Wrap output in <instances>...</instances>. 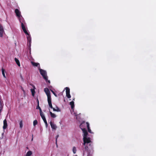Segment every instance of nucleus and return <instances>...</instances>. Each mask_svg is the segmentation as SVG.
<instances>
[{"mask_svg":"<svg viewBox=\"0 0 156 156\" xmlns=\"http://www.w3.org/2000/svg\"><path fill=\"white\" fill-rule=\"evenodd\" d=\"M83 145L85 146L84 148L86 151H87L89 149L88 147L87 146V144L90 143L89 144V147L90 148H91V141L90 140V137H84L83 138Z\"/></svg>","mask_w":156,"mask_h":156,"instance_id":"1","label":"nucleus"},{"mask_svg":"<svg viewBox=\"0 0 156 156\" xmlns=\"http://www.w3.org/2000/svg\"><path fill=\"white\" fill-rule=\"evenodd\" d=\"M39 70L42 76L44 79L45 80H47L48 76H47L46 72L40 68H39Z\"/></svg>","mask_w":156,"mask_h":156,"instance_id":"2","label":"nucleus"},{"mask_svg":"<svg viewBox=\"0 0 156 156\" xmlns=\"http://www.w3.org/2000/svg\"><path fill=\"white\" fill-rule=\"evenodd\" d=\"M27 40L28 49L30 51L31 43V38L30 36H27Z\"/></svg>","mask_w":156,"mask_h":156,"instance_id":"3","label":"nucleus"},{"mask_svg":"<svg viewBox=\"0 0 156 156\" xmlns=\"http://www.w3.org/2000/svg\"><path fill=\"white\" fill-rule=\"evenodd\" d=\"M88 124H89L88 122H86L84 121L83 122L80 124V127L82 130H83V129H86V127H87Z\"/></svg>","mask_w":156,"mask_h":156,"instance_id":"4","label":"nucleus"},{"mask_svg":"<svg viewBox=\"0 0 156 156\" xmlns=\"http://www.w3.org/2000/svg\"><path fill=\"white\" fill-rule=\"evenodd\" d=\"M48 98V104L49 106L51 108H52V106L51 103V94L47 95Z\"/></svg>","mask_w":156,"mask_h":156,"instance_id":"5","label":"nucleus"},{"mask_svg":"<svg viewBox=\"0 0 156 156\" xmlns=\"http://www.w3.org/2000/svg\"><path fill=\"white\" fill-rule=\"evenodd\" d=\"M15 13L16 15L17 16L20 20V19H23V17L21 15L20 12L18 9H15Z\"/></svg>","mask_w":156,"mask_h":156,"instance_id":"6","label":"nucleus"},{"mask_svg":"<svg viewBox=\"0 0 156 156\" xmlns=\"http://www.w3.org/2000/svg\"><path fill=\"white\" fill-rule=\"evenodd\" d=\"M65 89L66 90V96L68 98H70L71 96L70 94V89L69 88L66 87L65 88Z\"/></svg>","mask_w":156,"mask_h":156,"instance_id":"7","label":"nucleus"},{"mask_svg":"<svg viewBox=\"0 0 156 156\" xmlns=\"http://www.w3.org/2000/svg\"><path fill=\"white\" fill-rule=\"evenodd\" d=\"M4 30L3 26L0 23V37H2L3 36Z\"/></svg>","mask_w":156,"mask_h":156,"instance_id":"8","label":"nucleus"},{"mask_svg":"<svg viewBox=\"0 0 156 156\" xmlns=\"http://www.w3.org/2000/svg\"><path fill=\"white\" fill-rule=\"evenodd\" d=\"M41 117V118H42V119L44 121L45 124V126H46V127H48V123H47V121L46 120V118L44 115V114H41V115H40Z\"/></svg>","mask_w":156,"mask_h":156,"instance_id":"9","label":"nucleus"},{"mask_svg":"<svg viewBox=\"0 0 156 156\" xmlns=\"http://www.w3.org/2000/svg\"><path fill=\"white\" fill-rule=\"evenodd\" d=\"M83 133V137H87L88 133L86 129H83V130H82Z\"/></svg>","mask_w":156,"mask_h":156,"instance_id":"10","label":"nucleus"},{"mask_svg":"<svg viewBox=\"0 0 156 156\" xmlns=\"http://www.w3.org/2000/svg\"><path fill=\"white\" fill-rule=\"evenodd\" d=\"M50 124L51 127L52 129L55 130L57 128V126L54 123V122H52L51 121L50 122Z\"/></svg>","mask_w":156,"mask_h":156,"instance_id":"11","label":"nucleus"},{"mask_svg":"<svg viewBox=\"0 0 156 156\" xmlns=\"http://www.w3.org/2000/svg\"><path fill=\"white\" fill-rule=\"evenodd\" d=\"M37 103H37V105L36 107V109H39V110H40V115H41L43 113L42 111L41 108L40 107V106H39V102L38 100L37 99Z\"/></svg>","mask_w":156,"mask_h":156,"instance_id":"12","label":"nucleus"},{"mask_svg":"<svg viewBox=\"0 0 156 156\" xmlns=\"http://www.w3.org/2000/svg\"><path fill=\"white\" fill-rule=\"evenodd\" d=\"M44 91L47 95L50 94V92L49 89L47 88H45L44 89Z\"/></svg>","mask_w":156,"mask_h":156,"instance_id":"13","label":"nucleus"},{"mask_svg":"<svg viewBox=\"0 0 156 156\" xmlns=\"http://www.w3.org/2000/svg\"><path fill=\"white\" fill-rule=\"evenodd\" d=\"M7 126V124L6 119H5L3 121V128L4 129H6Z\"/></svg>","mask_w":156,"mask_h":156,"instance_id":"14","label":"nucleus"},{"mask_svg":"<svg viewBox=\"0 0 156 156\" xmlns=\"http://www.w3.org/2000/svg\"><path fill=\"white\" fill-rule=\"evenodd\" d=\"M32 86H33L34 88L33 89H31L30 91L31 92L32 95L33 96H34L35 94V87L34 85H33Z\"/></svg>","mask_w":156,"mask_h":156,"instance_id":"15","label":"nucleus"},{"mask_svg":"<svg viewBox=\"0 0 156 156\" xmlns=\"http://www.w3.org/2000/svg\"><path fill=\"white\" fill-rule=\"evenodd\" d=\"M20 22L21 23V26L22 28L23 27H25V26L24 24V20H23L22 19H20L19 20Z\"/></svg>","mask_w":156,"mask_h":156,"instance_id":"16","label":"nucleus"},{"mask_svg":"<svg viewBox=\"0 0 156 156\" xmlns=\"http://www.w3.org/2000/svg\"><path fill=\"white\" fill-rule=\"evenodd\" d=\"M15 60L16 63L17 65L19 66H20V63L19 60L18 59H17L16 58H15Z\"/></svg>","mask_w":156,"mask_h":156,"instance_id":"17","label":"nucleus"},{"mask_svg":"<svg viewBox=\"0 0 156 156\" xmlns=\"http://www.w3.org/2000/svg\"><path fill=\"white\" fill-rule=\"evenodd\" d=\"M70 105L71 106L72 109H73L74 108V102L73 101L70 102Z\"/></svg>","mask_w":156,"mask_h":156,"instance_id":"18","label":"nucleus"},{"mask_svg":"<svg viewBox=\"0 0 156 156\" xmlns=\"http://www.w3.org/2000/svg\"><path fill=\"white\" fill-rule=\"evenodd\" d=\"M32 154V152L30 151H29L27 152L25 156H30Z\"/></svg>","mask_w":156,"mask_h":156,"instance_id":"19","label":"nucleus"},{"mask_svg":"<svg viewBox=\"0 0 156 156\" xmlns=\"http://www.w3.org/2000/svg\"><path fill=\"white\" fill-rule=\"evenodd\" d=\"M32 64L34 66H37L38 65H39V63H36L34 62H31Z\"/></svg>","mask_w":156,"mask_h":156,"instance_id":"20","label":"nucleus"},{"mask_svg":"<svg viewBox=\"0 0 156 156\" xmlns=\"http://www.w3.org/2000/svg\"><path fill=\"white\" fill-rule=\"evenodd\" d=\"M51 108L54 111H56V112H58L60 111V109L57 107H56V109H55V108H53V107H52V108Z\"/></svg>","mask_w":156,"mask_h":156,"instance_id":"21","label":"nucleus"},{"mask_svg":"<svg viewBox=\"0 0 156 156\" xmlns=\"http://www.w3.org/2000/svg\"><path fill=\"white\" fill-rule=\"evenodd\" d=\"M50 113L51 117L53 118H55L56 117L55 115L52 113L50 111Z\"/></svg>","mask_w":156,"mask_h":156,"instance_id":"22","label":"nucleus"},{"mask_svg":"<svg viewBox=\"0 0 156 156\" xmlns=\"http://www.w3.org/2000/svg\"><path fill=\"white\" fill-rule=\"evenodd\" d=\"M87 129H88V132L89 133H92L91 130L90 129V127L89 124H87Z\"/></svg>","mask_w":156,"mask_h":156,"instance_id":"23","label":"nucleus"},{"mask_svg":"<svg viewBox=\"0 0 156 156\" xmlns=\"http://www.w3.org/2000/svg\"><path fill=\"white\" fill-rule=\"evenodd\" d=\"M24 32L26 34L27 37L28 36H30V35L28 33L26 30H23Z\"/></svg>","mask_w":156,"mask_h":156,"instance_id":"24","label":"nucleus"},{"mask_svg":"<svg viewBox=\"0 0 156 156\" xmlns=\"http://www.w3.org/2000/svg\"><path fill=\"white\" fill-rule=\"evenodd\" d=\"M2 74L3 76L5 78V70L3 68H2Z\"/></svg>","mask_w":156,"mask_h":156,"instance_id":"25","label":"nucleus"},{"mask_svg":"<svg viewBox=\"0 0 156 156\" xmlns=\"http://www.w3.org/2000/svg\"><path fill=\"white\" fill-rule=\"evenodd\" d=\"M73 151L74 154H75L76 153V147H73Z\"/></svg>","mask_w":156,"mask_h":156,"instance_id":"26","label":"nucleus"},{"mask_svg":"<svg viewBox=\"0 0 156 156\" xmlns=\"http://www.w3.org/2000/svg\"><path fill=\"white\" fill-rule=\"evenodd\" d=\"M37 124V120H35L33 122V125L34 126L36 125Z\"/></svg>","mask_w":156,"mask_h":156,"instance_id":"27","label":"nucleus"},{"mask_svg":"<svg viewBox=\"0 0 156 156\" xmlns=\"http://www.w3.org/2000/svg\"><path fill=\"white\" fill-rule=\"evenodd\" d=\"M20 127L21 128L23 127V123H22V121H21L20 122Z\"/></svg>","mask_w":156,"mask_h":156,"instance_id":"28","label":"nucleus"},{"mask_svg":"<svg viewBox=\"0 0 156 156\" xmlns=\"http://www.w3.org/2000/svg\"><path fill=\"white\" fill-rule=\"evenodd\" d=\"M53 93V94H54V95L55 96V97H57V95H56V94L52 90H50Z\"/></svg>","mask_w":156,"mask_h":156,"instance_id":"29","label":"nucleus"},{"mask_svg":"<svg viewBox=\"0 0 156 156\" xmlns=\"http://www.w3.org/2000/svg\"><path fill=\"white\" fill-rule=\"evenodd\" d=\"M59 136V135H57V136H56V144H57V138H58V137Z\"/></svg>","mask_w":156,"mask_h":156,"instance_id":"30","label":"nucleus"},{"mask_svg":"<svg viewBox=\"0 0 156 156\" xmlns=\"http://www.w3.org/2000/svg\"><path fill=\"white\" fill-rule=\"evenodd\" d=\"M45 81H46V82H48L49 84L50 83V82L49 80H45Z\"/></svg>","mask_w":156,"mask_h":156,"instance_id":"31","label":"nucleus"},{"mask_svg":"<svg viewBox=\"0 0 156 156\" xmlns=\"http://www.w3.org/2000/svg\"><path fill=\"white\" fill-rule=\"evenodd\" d=\"M22 29L23 30H26L25 27L22 28Z\"/></svg>","mask_w":156,"mask_h":156,"instance_id":"32","label":"nucleus"},{"mask_svg":"<svg viewBox=\"0 0 156 156\" xmlns=\"http://www.w3.org/2000/svg\"><path fill=\"white\" fill-rule=\"evenodd\" d=\"M21 89L24 92H25V91L24 90H23V88L22 87H21Z\"/></svg>","mask_w":156,"mask_h":156,"instance_id":"33","label":"nucleus"},{"mask_svg":"<svg viewBox=\"0 0 156 156\" xmlns=\"http://www.w3.org/2000/svg\"><path fill=\"white\" fill-rule=\"evenodd\" d=\"M74 100H75V98H74L73 99V101H74Z\"/></svg>","mask_w":156,"mask_h":156,"instance_id":"34","label":"nucleus"},{"mask_svg":"<svg viewBox=\"0 0 156 156\" xmlns=\"http://www.w3.org/2000/svg\"><path fill=\"white\" fill-rule=\"evenodd\" d=\"M33 140V137L32 138V140Z\"/></svg>","mask_w":156,"mask_h":156,"instance_id":"35","label":"nucleus"}]
</instances>
